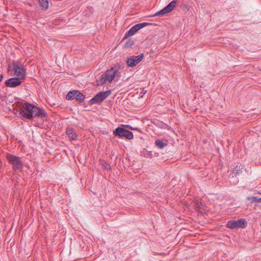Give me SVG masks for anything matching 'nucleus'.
Wrapping results in <instances>:
<instances>
[{
	"label": "nucleus",
	"instance_id": "nucleus-6",
	"mask_svg": "<svg viewBox=\"0 0 261 261\" xmlns=\"http://www.w3.org/2000/svg\"><path fill=\"white\" fill-rule=\"evenodd\" d=\"M111 93L110 90L100 92L92 98L90 100V102L92 104L99 103L108 97Z\"/></svg>",
	"mask_w": 261,
	"mask_h": 261
},
{
	"label": "nucleus",
	"instance_id": "nucleus-22",
	"mask_svg": "<svg viewBox=\"0 0 261 261\" xmlns=\"http://www.w3.org/2000/svg\"><path fill=\"white\" fill-rule=\"evenodd\" d=\"M4 78V76L3 74H0V81H2Z\"/></svg>",
	"mask_w": 261,
	"mask_h": 261
},
{
	"label": "nucleus",
	"instance_id": "nucleus-9",
	"mask_svg": "<svg viewBox=\"0 0 261 261\" xmlns=\"http://www.w3.org/2000/svg\"><path fill=\"white\" fill-rule=\"evenodd\" d=\"M32 119L34 117L45 118L47 116V113L43 109L34 105V108L32 110Z\"/></svg>",
	"mask_w": 261,
	"mask_h": 261
},
{
	"label": "nucleus",
	"instance_id": "nucleus-4",
	"mask_svg": "<svg viewBox=\"0 0 261 261\" xmlns=\"http://www.w3.org/2000/svg\"><path fill=\"white\" fill-rule=\"evenodd\" d=\"M176 3L177 1L176 0L172 1L163 9L154 13V14L153 15V16H164V15L171 12L175 7Z\"/></svg>",
	"mask_w": 261,
	"mask_h": 261
},
{
	"label": "nucleus",
	"instance_id": "nucleus-19",
	"mask_svg": "<svg viewBox=\"0 0 261 261\" xmlns=\"http://www.w3.org/2000/svg\"><path fill=\"white\" fill-rule=\"evenodd\" d=\"M127 66L130 67V57H128L126 61Z\"/></svg>",
	"mask_w": 261,
	"mask_h": 261
},
{
	"label": "nucleus",
	"instance_id": "nucleus-2",
	"mask_svg": "<svg viewBox=\"0 0 261 261\" xmlns=\"http://www.w3.org/2000/svg\"><path fill=\"white\" fill-rule=\"evenodd\" d=\"M34 108V105L28 102H24L21 105L19 108V112L23 117L29 119H32V110Z\"/></svg>",
	"mask_w": 261,
	"mask_h": 261
},
{
	"label": "nucleus",
	"instance_id": "nucleus-18",
	"mask_svg": "<svg viewBox=\"0 0 261 261\" xmlns=\"http://www.w3.org/2000/svg\"><path fill=\"white\" fill-rule=\"evenodd\" d=\"M130 36V29H129L127 33L125 34L124 37L123 38L122 40L121 41L120 43H122V42L126 38L129 37Z\"/></svg>",
	"mask_w": 261,
	"mask_h": 261
},
{
	"label": "nucleus",
	"instance_id": "nucleus-23",
	"mask_svg": "<svg viewBox=\"0 0 261 261\" xmlns=\"http://www.w3.org/2000/svg\"><path fill=\"white\" fill-rule=\"evenodd\" d=\"M109 168H110V166L109 165L107 164V166L105 167V169H108Z\"/></svg>",
	"mask_w": 261,
	"mask_h": 261
},
{
	"label": "nucleus",
	"instance_id": "nucleus-3",
	"mask_svg": "<svg viewBox=\"0 0 261 261\" xmlns=\"http://www.w3.org/2000/svg\"><path fill=\"white\" fill-rule=\"evenodd\" d=\"M6 158L14 169L21 170L23 168V164L20 157L8 153L6 155Z\"/></svg>",
	"mask_w": 261,
	"mask_h": 261
},
{
	"label": "nucleus",
	"instance_id": "nucleus-13",
	"mask_svg": "<svg viewBox=\"0 0 261 261\" xmlns=\"http://www.w3.org/2000/svg\"><path fill=\"white\" fill-rule=\"evenodd\" d=\"M148 22H143L141 23L137 24L132 27V36L135 34L139 30L143 27L149 24Z\"/></svg>",
	"mask_w": 261,
	"mask_h": 261
},
{
	"label": "nucleus",
	"instance_id": "nucleus-7",
	"mask_svg": "<svg viewBox=\"0 0 261 261\" xmlns=\"http://www.w3.org/2000/svg\"><path fill=\"white\" fill-rule=\"evenodd\" d=\"M13 69L14 71V74L20 78H23L25 76L26 70L24 66L18 63L13 64Z\"/></svg>",
	"mask_w": 261,
	"mask_h": 261
},
{
	"label": "nucleus",
	"instance_id": "nucleus-11",
	"mask_svg": "<svg viewBox=\"0 0 261 261\" xmlns=\"http://www.w3.org/2000/svg\"><path fill=\"white\" fill-rule=\"evenodd\" d=\"M21 84L19 78L12 77L6 81L5 85L8 87L14 88Z\"/></svg>",
	"mask_w": 261,
	"mask_h": 261
},
{
	"label": "nucleus",
	"instance_id": "nucleus-8",
	"mask_svg": "<svg viewBox=\"0 0 261 261\" xmlns=\"http://www.w3.org/2000/svg\"><path fill=\"white\" fill-rule=\"evenodd\" d=\"M245 221L244 219H240L237 220H230L227 222V227L230 229H236L244 227Z\"/></svg>",
	"mask_w": 261,
	"mask_h": 261
},
{
	"label": "nucleus",
	"instance_id": "nucleus-16",
	"mask_svg": "<svg viewBox=\"0 0 261 261\" xmlns=\"http://www.w3.org/2000/svg\"><path fill=\"white\" fill-rule=\"evenodd\" d=\"M122 52L127 53L130 50V40L128 39L123 45L122 47Z\"/></svg>",
	"mask_w": 261,
	"mask_h": 261
},
{
	"label": "nucleus",
	"instance_id": "nucleus-21",
	"mask_svg": "<svg viewBox=\"0 0 261 261\" xmlns=\"http://www.w3.org/2000/svg\"><path fill=\"white\" fill-rule=\"evenodd\" d=\"M254 199L256 201H261V198L257 199L256 198L254 197Z\"/></svg>",
	"mask_w": 261,
	"mask_h": 261
},
{
	"label": "nucleus",
	"instance_id": "nucleus-24",
	"mask_svg": "<svg viewBox=\"0 0 261 261\" xmlns=\"http://www.w3.org/2000/svg\"><path fill=\"white\" fill-rule=\"evenodd\" d=\"M131 135H132V139H133V133H132Z\"/></svg>",
	"mask_w": 261,
	"mask_h": 261
},
{
	"label": "nucleus",
	"instance_id": "nucleus-10",
	"mask_svg": "<svg viewBox=\"0 0 261 261\" xmlns=\"http://www.w3.org/2000/svg\"><path fill=\"white\" fill-rule=\"evenodd\" d=\"M114 134L116 136L124 137L126 139H130V132L123 128L117 127L114 132Z\"/></svg>",
	"mask_w": 261,
	"mask_h": 261
},
{
	"label": "nucleus",
	"instance_id": "nucleus-14",
	"mask_svg": "<svg viewBox=\"0 0 261 261\" xmlns=\"http://www.w3.org/2000/svg\"><path fill=\"white\" fill-rule=\"evenodd\" d=\"M144 58L143 54H141L137 56H132V67L136 66L141 62Z\"/></svg>",
	"mask_w": 261,
	"mask_h": 261
},
{
	"label": "nucleus",
	"instance_id": "nucleus-17",
	"mask_svg": "<svg viewBox=\"0 0 261 261\" xmlns=\"http://www.w3.org/2000/svg\"><path fill=\"white\" fill-rule=\"evenodd\" d=\"M41 6L44 9H46L48 7V0H38Z\"/></svg>",
	"mask_w": 261,
	"mask_h": 261
},
{
	"label": "nucleus",
	"instance_id": "nucleus-5",
	"mask_svg": "<svg viewBox=\"0 0 261 261\" xmlns=\"http://www.w3.org/2000/svg\"><path fill=\"white\" fill-rule=\"evenodd\" d=\"M85 96L78 90L69 91L66 96V99H76L77 100L82 101L84 100Z\"/></svg>",
	"mask_w": 261,
	"mask_h": 261
},
{
	"label": "nucleus",
	"instance_id": "nucleus-1",
	"mask_svg": "<svg viewBox=\"0 0 261 261\" xmlns=\"http://www.w3.org/2000/svg\"><path fill=\"white\" fill-rule=\"evenodd\" d=\"M120 68V65L119 63L115 64L97 80L98 84L101 85L111 83L115 79Z\"/></svg>",
	"mask_w": 261,
	"mask_h": 261
},
{
	"label": "nucleus",
	"instance_id": "nucleus-20",
	"mask_svg": "<svg viewBox=\"0 0 261 261\" xmlns=\"http://www.w3.org/2000/svg\"><path fill=\"white\" fill-rule=\"evenodd\" d=\"M195 208L196 209V210L197 211H199V212L201 211L200 207V206L199 204H195Z\"/></svg>",
	"mask_w": 261,
	"mask_h": 261
},
{
	"label": "nucleus",
	"instance_id": "nucleus-15",
	"mask_svg": "<svg viewBox=\"0 0 261 261\" xmlns=\"http://www.w3.org/2000/svg\"><path fill=\"white\" fill-rule=\"evenodd\" d=\"M155 144L159 148L163 149L167 145V141L166 140H156Z\"/></svg>",
	"mask_w": 261,
	"mask_h": 261
},
{
	"label": "nucleus",
	"instance_id": "nucleus-25",
	"mask_svg": "<svg viewBox=\"0 0 261 261\" xmlns=\"http://www.w3.org/2000/svg\"><path fill=\"white\" fill-rule=\"evenodd\" d=\"M131 129H132H132H134L135 128L132 127H131Z\"/></svg>",
	"mask_w": 261,
	"mask_h": 261
},
{
	"label": "nucleus",
	"instance_id": "nucleus-12",
	"mask_svg": "<svg viewBox=\"0 0 261 261\" xmlns=\"http://www.w3.org/2000/svg\"><path fill=\"white\" fill-rule=\"evenodd\" d=\"M66 133L70 140H75L77 139V134L73 128L70 127L67 128Z\"/></svg>",
	"mask_w": 261,
	"mask_h": 261
}]
</instances>
